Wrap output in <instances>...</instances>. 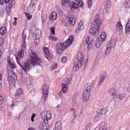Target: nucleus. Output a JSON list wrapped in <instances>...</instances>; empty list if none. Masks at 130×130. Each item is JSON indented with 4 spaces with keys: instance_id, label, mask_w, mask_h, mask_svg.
Segmentation results:
<instances>
[{
    "instance_id": "39",
    "label": "nucleus",
    "mask_w": 130,
    "mask_h": 130,
    "mask_svg": "<svg viewBox=\"0 0 130 130\" xmlns=\"http://www.w3.org/2000/svg\"><path fill=\"white\" fill-rule=\"evenodd\" d=\"M24 14L27 17V20H31V19H32V15H30V13H27V12H24Z\"/></svg>"
},
{
    "instance_id": "52",
    "label": "nucleus",
    "mask_w": 130,
    "mask_h": 130,
    "mask_svg": "<svg viewBox=\"0 0 130 130\" xmlns=\"http://www.w3.org/2000/svg\"><path fill=\"white\" fill-rule=\"evenodd\" d=\"M51 67L52 70H55L57 68V64H53Z\"/></svg>"
},
{
    "instance_id": "46",
    "label": "nucleus",
    "mask_w": 130,
    "mask_h": 130,
    "mask_svg": "<svg viewBox=\"0 0 130 130\" xmlns=\"http://www.w3.org/2000/svg\"><path fill=\"white\" fill-rule=\"evenodd\" d=\"M89 40H90V37H88L84 42V45H87L89 43Z\"/></svg>"
},
{
    "instance_id": "21",
    "label": "nucleus",
    "mask_w": 130,
    "mask_h": 130,
    "mask_svg": "<svg viewBox=\"0 0 130 130\" xmlns=\"http://www.w3.org/2000/svg\"><path fill=\"white\" fill-rule=\"evenodd\" d=\"M62 125L61 121H57L55 124V128L53 130H61Z\"/></svg>"
},
{
    "instance_id": "20",
    "label": "nucleus",
    "mask_w": 130,
    "mask_h": 130,
    "mask_svg": "<svg viewBox=\"0 0 130 130\" xmlns=\"http://www.w3.org/2000/svg\"><path fill=\"white\" fill-rule=\"evenodd\" d=\"M98 39L101 40V41H105L106 40V34L105 32H102L100 35V37L98 38Z\"/></svg>"
},
{
    "instance_id": "38",
    "label": "nucleus",
    "mask_w": 130,
    "mask_h": 130,
    "mask_svg": "<svg viewBox=\"0 0 130 130\" xmlns=\"http://www.w3.org/2000/svg\"><path fill=\"white\" fill-rule=\"evenodd\" d=\"M4 44H5V39L4 38H0V49L3 47Z\"/></svg>"
},
{
    "instance_id": "6",
    "label": "nucleus",
    "mask_w": 130,
    "mask_h": 130,
    "mask_svg": "<svg viewBox=\"0 0 130 130\" xmlns=\"http://www.w3.org/2000/svg\"><path fill=\"white\" fill-rule=\"evenodd\" d=\"M5 4H7L6 6V13L7 14H11L12 8L15 7L16 5V2L15 0H4Z\"/></svg>"
},
{
    "instance_id": "44",
    "label": "nucleus",
    "mask_w": 130,
    "mask_h": 130,
    "mask_svg": "<svg viewBox=\"0 0 130 130\" xmlns=\"http://www.w3.org/2000/svg\"><path fill=\"white\" fill-rule=\"evenodd\" d=\"M50 32L52 35H54L55 34V28L54 27H52L50 29Z\"/></svg>"
},
{
    "instance_id": "50",
    "label": "nucleus",
    "mask_w": 130,
    "mask_h": 130,
    "mask_svg": "<svg viewBox=\"0 0 130 130\" xmlns=\"http://www.w3.org/2000/svg\"><path fill=\"white\" fill-rule=\"evenodd\" d=\"M4 103V98H3V96L0 95V105H2Z\"/></svg>"
},
{
    "instance_id": "30",
    "label": "nucleus",
    "mask_w": 130,
    "mask_h": 130,
    "mask_svg": "<svg viewBox=\"0 0 130 130\" xmlns=\"http://www.w3.org/2000/svg\"><path fill=\"white\" fill-rule=\"evenodd\" d=\"M26 84L27 86H31V85L33 84V81L30 79L29 76H27L26 79Z\"/></svg>"
},
{
    "instance_id": "49",
    "label": "nucleus",
    "mask_w": 130,
    "mask_h": 130,
    "mask_svg": "<svg viewBox=\"0 0 130 130\" xmlns=\"http://www.w3.org/2000/svg\"><path fill=\"white\" fill-rule=\"evenodd\" d=\"M39 39H38V38L35 39L34 42L36 45H37V44H38V43H39V41H40Z\"/></svg>"
},
{
    "instance_id": "53",
    "label": "nucleus",
    "mask_w": 130,
    "mask_h": 130,
    "mask_svg": "<svg viewBox=\"0 0 130 130\" xmlns=\"http://www.w3.org/2000/svg\"><path fill=\"white\" fill-rule=\"evenodd\" d=\"M93 46H92V44L91 43H88V49H92Z\"/></svg>"
},
{
    "instance_id": "42",
    "label": "nucleus",
    "mask_w": 130,
    "mask_h": 130,
    "mask_svg": "<svg viewBox=\"0 0 130 130\" xmlns=\"http://www.w3.org/2000/svg\"><path fill=\"white\" fill-rule=\"evenodd\" d=\"M49 39L52 41H56V38L54 37L53 36H49Z\"/></svg>"
},
{
    "instance_id": "24",
    "label": "nucleus",
    "mask_w": 130,
    "mask_h": 130,
    "mask_svg": "<svg viewBox=\"0 0 130 130\" xmlns=\"http://www.w3.org/2000/svg\"><path fill=\"white\" fill-rule=\"evenodd\" d=\"M7 31V27L6 26H3L0 28V35L2 36H4V35H6Z\"/></svg>"
},
{
    "instance_id": "22",
    "label": "nucleus",
    "mask_w": 130,
    "mask_h": 130,
    "mask_svg": "<svg viewBox=\"0 0 130 130\" xmlns=\"http://www.w3.org/2000/svg\"><path fill=\"white\" fill-rule=\"evenodd\" d=\"M62 5L63 6H66V7H68V8H71L72 9V7H71V1L70 0H62L61 2Z\"/></svg>"
},
{
    "instance_id": "1",
    "label": "nucleus",
    "mask_w": 130,
    "mask_h": 130,
    "mask_svg": "<svg viewBox=\"0 0 130 130\" xmlns=\"http://www.w3.org/2000/svg\"><path fill=\"white\" fill-rule=\"evenodd\" d=\"M28 52L30 54L31 60L28 61V62H19L18 63L26 74L30 71L31 67L35 68L36 66H40V62H41L40 59L37 56V54L35 53L32 49H29Z\"/></svg>"
},
{
    "instance_id": "15",
    "label": "nucleus",
    "mask_w": 130,
    "mask_h": 130,
    "mask_svg": "<svg viewBox=\"0 0 130 130\" xmlns=\"http://www.w3.org/2000/svg\"><path fill=\"white\" fill-rule=\"evenodd\" d=\"M90 93L89 91L87 90H84L83 93V101H88L89 100V98L90 97Z\"/></svg>"
},
{
    "instance_id": "31",
    "label": "nucleus",
    "mask_w": 130,
    "mask_h": 130,
    "mask_svg": "<svg viewBox=\"0 0 130 130\" xmlns=\"http://www.w3.org/2000/svg\"><path fill=\"white\" fill-rule=\"evenodd\" d=\"M102 41L99 40V39H97L95 42V46L96 48H99L101 45H102Z\"/></svg>"
},
{
    "instance_id": "16",
    "label": "nucleus",
    "mask_w": 130,
    "mask_h": 130,
    "mask_svg": "<svg viewBox=\"0 0 130 130\" xmlns=\"http://www.w3.org/2000/svg\"><path fill=\"white\" fill-rule=\"evenodd\" d=\"M36 8V6H35V3H34V2L31 1L29 6H28L29 12L30 13H34V11H35Z\"/></svg>"
},
{
    "instance_id": "17",
    "label": "nucleus",
    "mask_w": 130,
    "mask_h": 130,
    "mask_svg": "<svg viewBox=\"0 0 130 130\" xmlns=\"http://www.w3.org/2000/svg\"><path fill=\"white\" fill-rule=\"evenodd\" d=\"M26 37H27V36L25 32V31L23 30V32L22 33V43L23 44L21 46V47L22 48H26V45H25V43H26Z\"/></svg>"
},
{
    "instance_id": "34",
    "label": "nucleus",
    "mask_w": 130,
    "mask_h": 130,
    "mask_svg": "<svg viewBox=\"0 0 130 130\" xmlns=\"http://www.w3.org/2000/svg\"><path fill=\"white\" fill-rule=\"evenodd\" d=\"M22 94H23V91L21 88L17 89L15 92V95L16 96H17V97H19V96H20V95H22Z\"/></svg>"
},
{
    "instance_id": "23",
    "label": "nucleus",
    "mask_w": 130,
    "mask_h": 130,
    "mask_svg": "<svg viewBox=\"0 0 130 130\" xmlns=\"http://www.w3.org/2000/svg\"><path fill=\"white\" fill-rule=\"evenodd\" d=\"M57 18V14L55 12H53L51 13L50 16L49 17V19L51 21H54V20H56Z\"/></svg>"
},
{
    "instance_id": "58",
    "label": "nucleus",
    "mask_w": 130,
    "mask_h": 130,
    "mask_svg": "<svg viewBox=\"0 0 130 130\" xmlns=\"http://www.w3.org/2000/svg\"><path fill=\"white\" fill-rule=\"evenodd\" d=\"M13 26H16L17 25V21H14L13 23Z\"/></svg>"
},
{
    "instance_id": "2",
    "label": "nucleus",
    "mask_w": 130,
    "mask_h": 130,
    "mask_svg": "<svg viewBox=\"0 0 130 130\" xmlns=\"http://www.w3.org/2000/svg\"><path fill=\"white\" fill-rule=\"evenodd\" d=\"M94 23L91 25L89 29V34L92 36H98L99 35V31L101 26V19H100V14H97L94 19Z\"/></svg>"
},
{
    "instance_id": "29",
    "label": "nucleus",
    "mask_w": 130,
    "mask_h": 130,
    "mask_svg": "<svg viewBox=\"0 0 130 130\" xmlns=\"http://www.w3.org/2000/svg\"><path fill=\"white\" fill-rule=\"evenodd\" d=\"M116 29L117 31H122V25L120 21H118L116 24Z\"/></svg>"
},
{
    "instance_id": "41",
    "label": "nucleus",
    "mask_w": 130,
    "mask_h": 130,
    "mask_svg": "<svg viewBox=\"0 0 130 130\" xmlns=\"http://www.w3.org/2000/svg\"><path fill=\"white\" fill-rule=\"evenodd\" d=\"M91 127H92V124L91 123H89L86 125V130H90L91 129Z\"/></svg>"
},
{
    "instance_id": "5",
    "label": "nucleus",
    "mask_w": 130,
    "mask_h": 130,
    "mask_svg": "<svg viewBox=\"0 0 130 130\" xmlns=\"http://www.w3.org/2000/svg\"><path fill=\"white\" fill-rule=\"evenodd\" d=\"M115 44H116V39H112L107 44L106 49L105 51L106 55H108L111 52V49L115 46Z\"/></svg>"
},
{
    "instance_id": "3",
    "label": "nucleus",
    "mask_w": 130,
    "mask_h": 130,
    "mask_svg": "<svg viewBox=\"0 0 130 130\" xmlns=\"http://www.w3.org/2000/svg\"><path fill=\"white\" fill-rule=\"evenodd\" d=\"M73 40H74V37L73 36H70L69 38L64 42L57 44L56 49L58 54H60L62 52V50L67 49L73 43Z\"/></svg>"
},
{
    "instance_id": "10",
    "label": "nucleus",
    "mask_w": 130,
    "mask_h": 130,
    "mask_svg": "<svg viewBox=\"0 0 130 130\" xmlns=\"http://www.w3.org/2000/svg\"><path fill=\"white\" fill-rule=\"evenodd\" d=\"M76 3L74 2L71 3L70 7H71L72 9H78V8H83L84 6V4L81 2V0H76Z\"/></svg>"
},
{
    "instance_id": "12",
    "label": "nucleus",
    "mask_w": 130,
    "mask_h": 130,
    "mask_svg": "<svg viewBox=\"0 0 130 130\" xmlns=\"http://www.w3.org/2000/svg\"><path fill=\"white\" fill-rule=\"evenodd\" d=\"M37 127L39 130H48L49 126H47L44 121H41L37 125Z\"/></svg>"
},
{
    "instance_id": "54",
    "label": "nucleus",
    "mask_w": 130,
    "mask_h": 130,
    "mask_svg": "<svg viewBox=\"0 0 130 130\" xmlns=\"http://www.w3.org/2000/svg\"><path fill=\"white\" fill-rule=\"evenodd\" d=\"M55 110H56V111H60V107L59 105L55 107Z\"/></svg>"
},
{
    "instance_id": "36",
    "label": "nucleus",
    "mask_w": 130,
    "mask_h": 130,
    "mask_svg": "<svg viewBox=\"0 0 130 130\" xmlns=\"http://www.w3.org/2000/svg\"><path fill=\"white\" fill-rule=\"evenodd\" d=\"M118 97L120 100H123L126 97V95L125 93H121L118 95Z\"/></svg>"
},
{
    "instance_id": "18",
    "label": "nucleus",
    "mask_w": 130,
    "mask_h": 130,
    "mask_svg": "<svg viewBox=\"0 0 130 130\" xmlns=\"http://www.w3.org/2000/svg\"><path fill=\"white\" fill-rule=\"evenodd\" d=\"M42 33V31H41V30L39 29H36V30L34 33L35 38H38V39L41 38V37L42 36V35H41Z\"/></svg>"
},
{
    "instance_id": "25",
    "label": "nucleus",
    "mask_w": 130,
    "mask_h": 130,
    "mask_svg": "<svg viewBox=\"0 0 130 130\" xmlns=\"http://www.w3.org/2000/svg\"><path fill=\"white\" fill-rule=\"evenodd\" d=\"M7 61L10 68L11 69H15L16 65H15V63L12 62V61H11V58H8Z\"/></svg>"
},
{
    "instance_id": "35",
    "label": "nucleus",
    "mask_w": 130,
    "mask_h": 130,
    "mask_svg": "<svg viewBox=\"0 0 130 130\" xmlns=\"http://www.w3.org/2000/svg\"><path fill=\"white\" fill-rule=\"evenodd\" d=\"M125 31L130 32V20L127 21V24L126 25Z\"/></svg>"
},
{
    "instance_id": "48",
    "label": "nucleus",
    "mask_w": 130,
    "mask_h": 130,
    "mask_svg": "<svg viewBox=\"0 0 130 130\" xmlns=\"http://www.w3.org/2000/svg\"><path fill=\"white\" fill-rule=\"evenodd\" d=\"M84 91H87V92H91V86L90 85H88Z\"/></svg>"
},
{
    "instance_id": "62",
    "label": "nucleus",
    "mask_w": 130,
    "mask_h": 130,
    "mask_svg": "<svg viewBox=\"0 0 130 130\" xmlns=\"http://www.w3.org/2000/svg\"><path fill=\"white\" fill-rule=\"evenodd\" d=\"M1 56H2V50L0 49V59Z\"/></svg>"
},
{
    "instance_id": "59",
    "label": "nucleus",
    "mask_w": 130,
    "mask_h": 130,
    "mask_svg": "<svg viewBox=\"0 0 130 130\" xmlns=\"http://www.w3.org/2000/svg\"><path fill=\"white\" fill-rule=\"evenodd\" d=\"M0 5H1V6L4 5V1H3V0H0Z\"/></svg>"
},
{
    "instance_id": "7",
    "label": "nucleus",
    "mask_w": 130,
    "mask_h": 130,
    "mask_svg": "<svg viewBox=\"0 0 130 130\" xmlns=\"http://www.w3.org/2000/svg\"><path fill=\"white\" fill-rule=\"evenodd\" d=\"M64 82L65 84H62V89L61 90V93H64L67 94V91H68V87H67L66 85H70L72 83V78H66L64 79Z\"/></svg>"
},
{
    "instance_id": "47",
    "label": "nucleus",
    "mask_w": 130,
    "mask_h": 130,
    "mask_svg": "<svg viewBox=\"0 0 130 130\" xmlns=\"http://www.w3.org/2000/svg\"><path fill=\"white\" fill-rule=\"evenodd\" d=\"M106 6L107 8H108L109 9H110V7H111V2L110 1L107 2Z\"/></svg>"
},
{
    "instance_id": "37",
    "label": "nucleus",
    "mask_w": 130,
    "mask_h": 130,
    "mask_svg": "<svg viewBox=\"0 0 130 130\" xmlns=\"http://www.w3.org/2000/svg\"><path fill=\"white\" fill-rule=\"evenodd\" d=\"M125 8H130V0H126L124 3Z\"/></svg>"
},
{
    "instance_id": "11",
    "label": "nucleus",
    "mask_w": 130,
    "mask_h": 130,
    "mask_svg": "<svg viewBox=\"0 0 130 130\" xmlns=\"http://www.w3.org/2000/svg\"><path fill=\"white\" fill-rule=\"evenodd\" d=\"M41 117L48 120V119H50L52 117V116L50 111H48L46 112V111H43L41 113Z\"/></svg>"
},
{
    "instance_id": "60",
    "label": "nucleus",
    "mask_w": 130,
    "mask_h": 130,
    "mask_svg": "<svg viewBox=\"0 0 130 130\" xmlns=\"http://www.w3.org/2000/svg\"><path fill=\"white\" fill-rule=\"evenodd\" d=\"M2 87H3V84H2V82H0V90L2 89Z\"/></svg>"
},
{
    "instance_id": "40",
    "label": "nucleus",
    "mask_w": 130,
    "mask_h": 130,
    "mask_svg": "<svg viewBox=\"0 0 130 130\" xmlns=\"http://www.w3.org/2000/svg\"><path fill=\"white\" fill-rule=\"evenodd\" d=\"M67 60H68V57L67 56H63L61 58V61L62 63H65Z\"/></svg>"
},
{
    "instance_id": "26",
    "label": "nucleus",
    "mask_w": 130,
    "mask_h": 130,
    "mask_svg": "<svg viewBox=\"0 0 130 130\" xmlns=\"http://www.w3.org/2000/svg\"><path fill=\"white\" fill-rule=\"evenodd\" d=\"M110 94L111 96L113 97H115V96H117V93L116 92V90L114 88H112L110 89Z\"/></svg>"
},
{
    "instance_id": "64",
    "label": "nucleus",
    "mask_w": 130,
    "mask_h": 130,
    "mask_svg": "<svg viewBox=\"0 0 130 130\" xmlns=\"http://www.w3.org/2000/svg\"><path fill=\"white\" fill-rule=\"evenodd\" d=\"M20 117H21V115H19V117H18V119H19V118H20Z\"/></svg>"
},
{
    "instance_id": "9",
    "label": "nucleus",
    "mask_w": 130,
    "mask_h": 130,
    "mask_svg": "<svg viewBox=\"0 0 130 130\" xmlns=\"http://www.w3.org/2000/svg\"><path fill=\"white\" fill-rule=\"evenodd\" d=\"M48 85L44 84L42 86V90L43 93V96L44 97V102H46L47 98L48 97Z\"/></svg>"
},
{
    "instance_id": "51",
    "label": "nucleus",
    "mask_w": 130,
    "mask_h": 130,
    "mask_svg": "<svg viewBox=\"0 0 130 130\" xmlns=\"http://www.w3.org/2000/svg\"><path fill=\"white\" fill-rule=\"evenodd\" d=\"M36 115V114L32 113V115L31 117V120L32 122L34 121V117H35Z\"/></svg>"
},
{
    "instance_id": "63",
    "label": "nucleus",
    "mask_w": 130,
    "mask_h": 130,
    "mask_svg": "<svg viewBox=\"0 0 130 130\" xmlns=\"http://www.w3.org/2000/svg\"><path fill=\"white\" fill-rule=\"evenodd\" d=\"M17 20H18V18H17V17H15V18H14V20H15V21H17Z\"/></svg>"
},
{
    "instance_id": "28",
    "label": "nucleus",
    "mask_w": 130,
    "mask_h": 130,
    "mask_svg": "<svg viewBox=\"0 0 130 130\" xmlns=\"http://www.w3.org/2000/svg\"><path fill=\"white\" fill-rule=\"evenodd\" d=\"M67 19H68L69 23L71 24V25H75L76 24V20L74 17H68Z\"/></svg>"
},
{
    "instance_id": "61",
    "label": "nucleus",
    "mask_w": 130,
    "mask_h": 130,
    "mask_svg": "<svg viewBox=\"0 0 130 130\" xmlns=\"http://www.w3.org/2000/svg\"><path fill=\"white\" fill-rule=\"evenodd\" d=\"M127 92H129V93H130V87H128V88L127 89Z\"/></svg>"
},
{
    "instance_id": "33",
    "label": "nucleus",
    "mask_w": 130,
    "mask_h": 130,
    "mask_svg": "<svg viewBox=\"0 0 130 130\" xmlns=\"http://www.w3.org/2000/svg\"><path fill=\"white\" fill-rule=\"evenodd\" d=\"M78 29L79 30H83L84 29V22L80 21L78 24Z\"/></svg>"
},
{
    "instance_id": "32",
    "label": "nucleus",
    "mask_w": 130,
    "mask_h": 130,
    "mask_svg": "<svg viewBox=\"0 0 130 130\" xmlns=\"http://www.w3.org/2000/svg\"><path fill=\"white\" fill-rule=\"evenodd\" d=\"M107 112V109H106V108H102L101 109L99 112L98 113L100 114H102V115H103V114H105V113H106Z\"/></svg>"
},
{
    "instance_id": "13",
    "label": "nucleus",
    "mask_w": 130,
    "mask_h": 130,
    "mask_svg": "<svg viewBox=\"0 0 130 130\" xmlns=\"http://www.w3.org/2000/svg\"><path fill=\"white\" fill-rule=\"evenodd\" d=\"M23 57H24V50L21 49L20 51L18 52L16 57V59L17 60V63L22 62V61L20 60V59H22Z\"/></svg>"
},
{
    "instance_id": "27",
    "label": "nucleus",
    "mask_w": 130,
    "mask_h": 130,
    "mask_svg": "<svg viewBox=\"0 0 130 130\" xmlns=\"http://www.w3.org/2000/svg\"><path fill=\"white\" fill-rule=\"evenodd\" d=\"M102 117H103V115H102V114H99L98 112L96 116L93 118V119L94 121H99V120H100Z\"/></svg>"
},
{
    "instance_id": "56",
    "label": "nucleus",
    "mask_w": 130,
    "mask_h": 130,
    "mask_svg": "<svg viewBox=\"0 0 130 130\" xmlns=\"http://www.w3.org/2000/svg\"><path fill=\"white\" fill-rule=\"evenodd\" d=\"M14 107H15V104L12 103V105L11 106V109H14Z\"/></svg>"
},
{
    "instance_id": "55",
    "label": "nucleus",
    "mask_w": 130,
    "mask_h": 130,
    "mask_svg": "<svg viewBox=\"0 0 130 130\" xmlns=\"http://www.w3.org/2000/svg\"><path fill=\"white\" fill-rule=\"evenodd\" d=\"M19 73L20 74V75H23V73L22 70H19Z\"/></svg>"
},
{
    "instance_id": "45",
    "label": "nucleus",
    "mask_w": 130,
    "mask_h": 130,
    "mask_svg": "<svg viewBox=\"0 0 130 130\" xmlns=\"http://www.w3.org/2000/svg\"><path fill=\"white\" fill-rule=\"evenodd\" d=\"M75 110V109L74 108H72L71 109V111H73V115H74V120H75V118H77V115L76 114V111H74Z\"/></svg>"
},
{
    "instance_id": "19",
    "label": "nucleus",
    "mask_w": 130,
    "mask_h": 130,
    "mask_svg": "<svg viewBox=\"0 0 130 130\" xmlns=\"http://www.w3.org/2000/svg\"><path fill=\"white\" fill-rule=\"evenodd\" d=\"M107 74L106 73H104L102 74L101 76V77L100 78V80L99 81V86H101L102 85V83L105 80V78H106Z\"/></svg>"
},
{
    "instance_id": "57",
    "label": "nucleus",
    "mask_w": 130,
    "mask_h": 130,
    "mask_svg": "<svg viewBox=\"0 0 130 130\" xmlns=\"http://www.w3.org/2000/svg\"><path fill=\"white\" fill-rule=\"evenodd\" d=\"M2 80H3V75L0 73V82H2Z\"/></svg>"
},
{
    "instance_id": "8",
    "label": "nucleus",
    "mask_w": 130,
    "mask_h": 130,
    "mask_svg": "<svg viewBox=\"0 0 130 130\" xmlns=\"http://www.w3.org/2000/svg\"><path fill=\"white\" fill-rule=\"evenodd\" d=\"M8 73L9 75L8 78V82L9 83L12 84L17 80V76L15 75L14 71H12V70H9Z\"/></svg>"
},
{
    "instance_id": "4",
    "label": "nucleus",
    "mask_w": 130,
    "mask_h": 130,
    "mask_svg": "<svg viewBox=\"0 0 130 130\" xmlns=\"http://www.w3.org/2000/svg\"><path fill=\"white\" fill-rule=\"evenodd\" d=\"M83 60L84 56H83V53H80V54H78L76 61H75L73 66L74 72H77L79 71L80 68H82V64H83Z\"/></svg>"
},
{
    "instance_id": "43",
    "label": "nucleus",
    "mask_w": 130,
    "mask_h": 130,
    "mask_svg": "<svg viewBox=\"0 0 130 130\" xmlns=\"http://www.w3.org/2000/svg\"><path fill=\"white\" fill-rule=\"evenodd\" d=\"M92 0H88L87 1V6L89 8V9H90L91 7H92Z\"/></svg>"
},
{
    "instance_id": "14",
    "label": "nucleus",
    "mask_w": 130,
    "mask_h": 130,
    "mask_svg": "<svg viewBox=\"0 0 130 130\" xmlns=\"http://www.w3.org/2000/svg\"><path fill=\"white\" fill-rule=\"evenodd\" d=\"M43 50L46 55V57L48 59V58L51 57V53H50V50L48 48L43 47Z\"/></svg>"
}]
</instances>
